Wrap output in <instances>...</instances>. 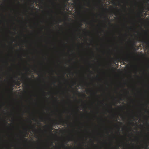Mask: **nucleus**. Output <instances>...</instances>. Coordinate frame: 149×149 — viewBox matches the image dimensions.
<instances>
[{
    "mask_svg": "<svg viewBox=\"0 0 149 149\" xmlns=\"http://www.w3.org/2000/svg\"><path fill=\"white\" fill-rule=\"evenodd\" d=\"M130 54H128V55L125 57L117 58V60H118V61H121L122 60L121 62H122L123 64H125V61L127 63H128V62L130 60Z\"/></svg>",
    "mask_w": 149,
    "mask_h": 149,
    "instance_id": "1",
    "label": "nucleus"
},
{
    "mask_svg": "<svg viewBox=\"0 0 149 149\" xmlns=\"http://www.w3.org/2000/svg\"><path fill=\"white\" fill-rule=\"evenodd\" d=\"M66 123L65 121V120H63V119L61 117L58 122L56 123V124H61L62 125H63L64 123Z\"/></svg>",
    "mask_w": 149,
    "mask_h": 149,
    "instance_id": "2",
    "label": "nucleus"
},
{
    "mask_svg": "<svg viewBox=\"0 0 149 149\" xmlns=\"http://www.w3.org/2000/svg\"><path fill=\"white\" fill-rule=\"evenodd\" d=\"M139 41L140 42H143V43H145L146 44H147L148 43V42L146 41H144V40L143 39H139Z\"/></svg>",
    "mask_w": 149,
    "mask_h": 149,
    "instance_id": "3",
    "label": "nucleus"
},
{
    "mask_svg": "<svg viewBox=\"0 0 149 149\" xmlns=\"http://www.w3.org/2000/svg\"><path fill=\"white\" fill-rule=\"evenodd\" d=\"M14 83L16 84L17 85H18V86H19V85H20L21 83L20 82V81H14Z\"/></svg>",
    "mask_w": 149,
    "mask_h": 149,
    "instance_id": "4",
    "label": "nucleus"
},
{
    "mask_svg": "<svg viewBox=\"0 0 149 149\" xmlns=\"http://www.w3.org/2000/svg\"><path fill=\"white\" fill-rule=\"evenodd\" d=\"M25 78L26 79H27V80H30V78H29V77H28L27 75L26 76Z\"/></svg>",
    "mask_w": 149,
    "mask_h": 149,
    "instance_id": "5",
    "label": "nucleus"
},
{
    "mask_svg": "<svg viewBox=\"0 0 149 149\" xmlns=\"http://www.w3.org/2000/svg\"><path fill=\"white\" fill-rule=\"evenodd\" d=\"M145 112L147 113H149V110L145 109Z\"/></svg>",
    "mask_w": 149,
    "mask_h": 149,
    "instance_id": "6",
    "label": "nucleus"
},
{
    "mask_svg": "<svg viewBox=\"0 0 149 149\" xmlns=\"http://www.w3.org/2000/svg\"><path fill=\"white\" fill-rule=\"evenodd\" d=\"M58 20L59 21V23H60V22H61L62 21V20L61 19H59Z\"/></svg>",
    "mask_w": 149,
    "mask_h": 149,
    "instance_id": "7",
    "label": "nucleus"
},
{
    "mask_svg": "<svg viewBox=\"0 0 149 149\" xmlns=\"http://www.w3.org/2000/svg\"><path fill=\"white\" fill-rule=\"evenodd\" d=\"M81 25H82L81 24H80V26H79V27H78V28H79V29H80V28H81Z\"/></svg>",
    "mask_w": 149,
    "mask_h": 149,
    "instance_id": "8",
    "label": "nucleus"
},
{
    "mask_svg": "<svg viewBox=\"0 0 149 149\" xmlns=\"http://www.w3.org/2000/svg\"><path fill=\"white\" fill-rule=\"evenodd\" d=\"M24 139L25 140V141H27L28 140V139L27 138H24Z\"/></svg>",
    "mask_w": 149,
    "mask_h": 149,
    "instance_id": "9",
    "label": "nucleus"
},
{
    "mask_svg": "<svg viewBox=\"0 0 149 149\" xmlns=\"http://www.w3.org/2000/svg\"><path fill=\"white\" fill-rule=\"evenodd\" d=\"M138 17L139 18H141V17L140 16V15H138Z\"/></svg>",
    "mask_w": 149,
    "mask_h": 149,
    "instance_id": "10",
    "label": "nucleus"
},
{
    "mask_svg": "<svg viewBox=\"0 0 149 149\" xmlns=\"http://www.w3.org/2000/svg\"><path fill=\"white\" fill-rule=\"evenodd\" d=\"M68 140V141H71V139L70 138H69Z\"/></svg>",
    "mask_w": 149,
    "mask_h": 149,
    "instance_id": "11",
    "label": "nucleus"
},
{
    "mask_svg": "<svg viewBox=\"0 0 149 149\" xmlns=\"http://www.w3.org/2000/svg\"><path fill=\"white\" fill-rule=\"evenodd\" d=\"M132 118L134 120V118H135V117L134 116L132 117Z\"/></svg>",
    "mask_w": 149,
    "mask_h": 149,
    "instance_id": "12",
    "label": "nucleus"
},
{
    "mask_svg": "<svg viewBox=\"0 0 149 149\" xmlns=\"http://www.w3.org/2000/svg\"><path fill=\"white\" fill-rule=\"evenodd\" d=\"M63 146L64 147H65L66 148H67V147H66L65 145H63Z\"/></svg>",
    "mask_w": 149,
    "mask_h": 149,
    "instance_id": "13",
    "label": "nucleus"
},
{
    "mask_svg": "<svg viewBox=\"0 0 149 149\" xmlns=\"http://www.w3.org/2000/svg\"><path fill=\"white\" fill-rule=\"evenodd\" d=\"M40 118L42 120H43V117H41Z\"/></svg>",
    "mask_w": 149,
    "mask_h": 149,
    "instance_id": "14",
    "label": "nucleus"
},
{
    "mask_svg": "<svg viewBox=\"0 0 149 149\" xmlns=\"http://www.w3.org/2000/svg\"><path fill=\"white\" fill-rule=\"evenodd\" d=\"M132 123V124H133V125H134V124H135V123Z\"/></svg>",
    "mask_w": 149,
    "mask_h": 149,
    "instance_id": "15",
    "label": "nucleus"
},
{
    "mask_svg": "<svg viewBox=\"0 0 149 149\" xmlns=\"http://www.w3.org/2000/svg\"><path fill=\"white\" fill-rule=\"evenodd\" d=\"M35 127H36V126H34V129H35L34 130V131H35L36 130V129L35 128Z\"/></svg>",
    "mask_w": 149,
    "mask_h": 149,
    "instance_id": "16",
    "label": "nucleus"
},
{
    "mask_svg": "<svg viewBox=\"0 0 149 149\" xmlns=\"http://www.w3.org/2000/svg\"><path fill=\"white\" fill-rule=\"evenodd\" d=\"M135 66H136V70H137V66L136 65Z\"/></svg>",
    "mask_w": 149,
    "mask_h": 149,
    "instance_id": "17",
    "label": "nucleus"
},
{
    "mask_svg": "<svg viewBox=\"0 0 149 149\" xmlns=\"http://www.w3.org/2000/svg\"><path fill=\"white\" fill-rule=\"evenodd\" d=\"M116 14V12H114V14Z\"/></svg>",
    "mask_w": 149,
    "mask_h": 149,
    "instance_id": "18",
    "label": "nucleus"
},
{
    "mask_svg": "<svg viewBox=\"0 0 149 149\" xmlns=\"http://www.w3.org/2000/svg\"><path fill=\"white\" fill-rule=\"evenodd\" d=\"M111 109H112V106H111Z\"/></svg>",
    "mask_w": 149,
    "mask_h": 149,
    "instance_id": "19",
    "label": "nucleus"
},
{
    "mask_svg": "<svg viewBox=\"0 0 149 149\" xmlns=\"http://www.w3.org/2000/svg\"><path fill=\"white\" fill-rule=\"evenodd\" d=\"M106 19H107V20H108V21H109V19H108L107 18H106Z\"/></svg>",
    "mask_w": 149,
    "mask_h": 149,
    "instance_id": "20",
    "label": "nucleus"
},
{
    "mask_svg": "<svg viewBox=\"0 0 149 149\" xmlns=\"http://www.w3.org/2000/svg\"><path fill=\"white\" fill-rule=\"evenodd\" d=\"M77 92L79 93L80 94V92H79L77 91Z\"/></svg>",
    "mask_w": 149,
    "mask_h": 149,
    "instance_id": "21",
    "label": "nucleus"
},
{
    "mask_svg": "<svg viewBox=\"0 0 149 149\" xmlns=\"http://www.w3.org/2000/svg\"><path fill=\"white\" fill-rule=\"evenodd\" d=\"M134 49H135V50H136V49L135 48V47H134Z\"/></svg>",
    "mask_w": 149,
    "mask_h": 149,
    "instance_id": "22",
    "label": "nucleus"
},
{
    "mask_svg": "<svg viewBox=\"0 0 149 149\" xmlns=\"http://www.w3.org/2000/svg\"><path fill=\"white\" fill-rule=\"evenodd\" d=\"M88 4H90V3H88Z\"/></svg>",
    "mask_w": 149,
    "mask_h": 149,
    "instance_id": "23",
    "label": "nucleus"
},
{
    "mask_svg": "<svg viewBox=\"0 0 149 149\" xmlns=\"http://www.w3.org/2000/svg\"><path fill=\"white\" fill-rule=\"evenodd\" d=\"M31 127H33V126H31Z\"/></svg>",
    "mask_w": 149,
    "mask_h": 149,
    "instance_id": "24",
    "label": "nucleus"
},
{
    "mask_svg": "<svg viewBox=\"0 0 149 149\" xmlns=\"http://www.w3.org/2000/svg\"><path fill=\"white\" fill-rule=\"evenodd\" d=\"M58 26H60V25L58 24Z\"/></svg>",
    "mask_w": 149,
    "mask_h": 149,
    "instance_id": "25",
    "label": "nucleus"
},
{
    "mask_svg": "<svg viewBox=\"0 0 149 149\" xmlns=\"http://www.w3.org/2000/svg\"><path fill=\"white\" fill-rule=\"evenodd\" d=\"M64 79L65 80H66V79H65V78H64Z\"/></svg>",
    "mask_w": 149,
    "mask_h": 149,
    "instance_id": "26",
    "label": "nucleus"
},
{
    "mask_svg": "<svg viewBox=\"0 0 149 149\" xmlns=\"http://www.w3.org/2000/svg\"><path fill=\"white\" fill-rule=\"evenodd\" d=\"M22 79H24V78H23V77H22Z\"/></svg>",
    "mask_w": 149,
    "mask_h": 149,
    "instance_id": "27",
    "label": "nucleus"
},
{
    "mask_svg": "<svg viewBox=\"0 0 149 149\" xmlns=\"http://www.w3.org/2000/svg\"><path fill=\"white\" fill-rule=\"evenodd\" d=\"M127 93H128H128H129V92H128Z\"/></svg>",
    "mask_w": 149,
    "mask_h": 149,
    "instance_id": "28",
    "label": "nucleus"
},
{
    "mask_svg": "<svg viewBox=\"0 0 149 149\" xmlns=\"http://www.w3.org/2000/svg\"><path fill=\"white\" fill-rule=\"evenodd\" d=\"M148 9H149V7L148 8Z\"/></svg>",
    "mask_w": 149,
    "mask_h": 149,
    "instance_id": "29",
    "label": "nucleus"
},
{
    "mask_svg": "<svg viewBox=\"0 0 149 149\" xmlns=\"http://www.w3.org/2000/svg\"><path fill=\"white\" fill-rule=\"evenodd\" d=\"M0 76H1V75H0Z\"/></svg>",
    "mask_w": 149,
    "mask_h": 149,
    "instance_id": "30",
    "label": "nucleus"
}]
</instances>
